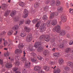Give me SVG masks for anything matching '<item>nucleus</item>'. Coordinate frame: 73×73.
Returning <instances> with one entry per match:
<instances>
[{"mask_svg": "<svg viewBox=\"0 0 73 73\" xmlns=\"http://www.w3.org/2000/svg\"><path fill=\"white\" fill-rule=\"evenodd\" d=\"M61 28L60 26L58 25L54 27L53 30H55L58 33H59L61 36H64L66 34V33L64 30H62L60 31Z\"/></svg>", "mask_w": 73, "mask_h": 73, "instance_id": "f257e3e1", "label": "nucleus"}, {"mask_svg": "<svg viewBox=\"0 0 73 73\" xmlns=\"http://www.w3.org/2000/svg\"><path fill=\"white\" fill-rule=\"evenodd\" d=\"M45 26H46V24L45 23H42V24L41 26L40 27V32H44L45 31L46 28Z\"/></svg>", "mask_w": 73, "mask_h": 73, "instance_id": "f03ea898", "label": "nucleus"}, {"mask_svg": "<svg viewBox=\"0 0 73 73\" xmlns=\"http://www.w3.org/2000/svg\"><path fill=\"white\" fill-rule=\"evenodd\" d=\"M34 70L36 71H39L38 73H42V70L40 69V68L38 66H35L34 67Z\"/></svg>", "mask_w": 73, "mask_h": 73, "instance_id": "7ed1b4c3", "label": "nucleus"}, {"mask_svg": "<svg viewBox=\"0 0 73 73\" xmlns=\"http://www.w3.org/2000/svg\"><path fill=\"white\" fill-rule=\"evenodd\" d=\"M24 15H23V17L24 18L27 17L28 16V11L26 9H24Z\"/></svg>", "mask_w": 73, "mask_h": 73, "instance_id": "20e7f679", "label": "nucleus"}, {"mask_svg": "<svg viewBox=\"0 0 73 73\" xmlns=\"http://www.w3.org/2000/svg\"><path fill=\"white\" fill-rule=\"evenodd\" d=\"M58 15V13L57 12H54L51 14L50 16V19H52L54 16H57Z\"/></svg>", "mask_w": 73, "mask_h": 73, "instance_id": "39448f33", "label": "nucleus"}, {"mask_svg": "<svg viewBox=\"0 0 73 73\" xmlns=\"http://www.w3.org/2000/svg\"><path fill=\"white\" fill-rule=\"evenodd\" d=\"M32 35L30 34L28 35L27 37V41H31L32 40Z\"/></svg>", "mask_w": 73, "mask_h": 73, "instance_id": "423d86ee", "label": "nucleus"}, {"mask_svg": "<svg viewBox=\"0 0 73 73\" xmlns=\"http://www.w3.org/2000/svg\"><path fill=\"white\" fill-rule=\"evenodd\" d=\"M14 28H15V29L16 31V33H15V35H17V33L19 32V30H18L19 28V26L16 25L13 28V29H14Z\"/></svg>", "mask_w": 73, "mask_h": 73, "instance_id": "0eeeda50", "label": "nucleus"}, {"mask_svg": "<svg viewBox=\"0 0 73 73\" xmlns=\"http://www.w3.org/2000/svg\"><path fill=\"white\" fill-rule=\"evenodd\" d=\"M69 68L68 67H64V70L63 71V73H68V71L69 70Z\"/></svg>", "mask_w": 73, "mask_h": 73, "instance_id": "6e6552de", "label": "nucleus"}, {"mask_svg": "<svg viewBox=\"0 0 73 73\" xmlns=\"http://www.w3.org/2000/svg\"><path fill=\"white\" fill-rule=\"evenodd\" d=\"M48 35H47L45 36L43 35H42L41 36V38H44L45 41H49V39H48Z\"/></svg>", "mask_w": 73, "mask_h": 73, "instance_id": "1a4fd4ad", "label": "nucleus"}, {"mask_svg": "<svg viewBox=\"0 0 73 73\" xmlns=\"http://www.w3.org/2000/svg\"><path fill=\"white\" fill-rule=\"evenodd\" d=\"M61 72V70L59 68L56 69H54L53 72L54 73H60Z\"/></svg>", "mask_w": 73, "mask_h": 73, "instance_id": "9d476101", "label": "nucleus"}, {"mask_svg": "<svg viewBox=\"0 0 73 73\" xmlns=\"http://www.w3.org/2000/svg\"><path fill=\"white\" fill-rule=\"evenodd\" d=\"M5 44H6V45H8V44H9L8 46H9V45H11V43L10 42H7V40H6L4 41V44L5 46L6 45Z\"/></svg>", "mask_w": 73, "mask_h": 73, "instance_id": "9b49d317", "label": "nucleus"}, {"mask_svg": "<svg viewBox=\"0 0 73 73\" xmlns=\"http://www.w3.org/2000/svg\"><path fill=\"white\" fill-rule=\"evenodd\" d=\"M24 29L26 32H28V33H29V32L31 31V29H30L29 28L27 27H25L24 28Z\"/></svg>", "mask_w": 73, "mask_h": 73, "instance_id": "f8f14e48", "label": "nucleus"}, {"mask_svg": "<svg viewBox=\"0 0 73 73\" xmlns=\"http://www.w3.org/2000/svg\"><path fill=\"white\" fill-rule=\"evenodd\" d=\"M41 42H40L39 43H38V42H36L34 45V46L36 48H37V47L38 46H39V45H41Z\"/></svg>", "mask_w": 73, "mask_h": 73, "instance_id": "ddd939ff", "label": "nucleus"}, {"mask_svg": "<svg viewBox=\"0 0 73 73\" xmlns=\"http://www.w3.org/2000/svg\"><path fill=\"white\" fill-rule=\"evenodd\" d=\"M5 66L6 68H10L12 67V64L8 63L6 64Z\"/></svg>", "mask_w": 73, "mask_h": 73, "instance_id": "4468645a", "label": "nucleus"}, {"mask_svg": "<svg viewBox=\"0 0 73 73\" xmlns=\"http://www.w3.org/2000/svg\"><path fill=\"white\" fill-rule=\"evenodd\" d=\"M51 24H52V25H55L57 24V20H55L52 21Z\"/></svg>", "mask_w": 73, "mask_h": 73, "instance_id": "2eb2a0df", "label": "nucleus"}, {"mask_svg": "<svg viewBox=\"0 0 73 73\" xmlns=\"http://www.w3.org/2000/svg\"><path fill=\"white\" fill-rule=\"evenodd\" d=\"M31 60L32 62H35V63L38 62V61L37 60V59L36 58H32L31 59Z\"/></svg>", "mask_w": 73, "mask_h": 73, "instance_id": "dca6fc26", "label": "nucleus"}, {"mask_svg": "<svg viewBox=\"0 0 73 73\" xmlns=\"http://www.w3.org/2000/svg\"><path fill=\"white\" fill-rule=\"evenodd\" d=\"M58 11L59 12H60V13L62 12V11H63V9H62V7H59L58 8Z\"/></svg>", "mask_w": 73, "mask_h": 73, "instance_id": "f3484780", "label": "nucleus"}, {"mask_svg": "<svg viewBox=\"0 0 73 73\" xmlns=\"http://www.w3.org/2000/svg\"><path fill=\"white\" fill-rule=\"evenodd\" d=\"M61 19L63 22H66V17L65 16L62 17Z\"/></svg>", "mask_w": 73, "mask_h": 73, "instance_id": "a211bd4d", "label": "nucleus"}, {"mask_svg": "<svg viewBox=\"0 0 73 73\" xmlns=\"http://www.w3.org/2000/svg\"><path fill=\"white\" fill-rule=\"evenodd\" d=\"M55 4V1L52 0L50 1V4L51 5H54Z\"/></svg>", "mask_w": 73, "mask_h": 73, "instance_id": "6ab92c4d", "label": "nucleus"}, {"mask_svg": "<svg viewBox=\"0 0 73 73\" xmlns=\"http://www.w3.org/2000/svg\"><path fill=\"white\" fill-rule=\"evenodd\" d=\"M59 63L60 65H61L62 64H64V60L62 59H60L59 60Z\"/></svg>", "mask_w": 73, "mask_h": 73, "instance_id": "aec40b11", "label": "nucleus"}, {"mask_svg": "<svg viewBox=\"0 0 73 73\" xmlns=\"http://www.w3.org/2000/svg\"><path fill=\"white\" fill-rule=\"evenodd\" d=\"M16 13V11H14L13 12L11 13L10 16L11 17H13L14 15H15Z\"/></svg>", "mask_w": 73, "mask_h": 73, "instance_id": "412c9836", "label": "nucleus"}, {"mask_svg": "<svg viewBox=\"0 0 73 73\" xmlns=\"http://www.w3.org/2000/svg\"><path fill=\"white\" fill-rule=\"evenodd\" d=\"M14 72H16V73H19V70L18 68L15 67L13 68Z\"/></svg>", "mask_w": 73, "mask_h": 73, "instance_id": "4be33fe9", "label": "nucleus"}, {"mask_svg": "<svg viewBox=\"0 0 73 73\" xmlns=\"http://www.w3.org/2000/svg\"><path fill=\"white\" fill-rule=\"evenodd\" d=\"M26 35H27V34H26V33H25V32L22 33L21 34V37H25Z\"/></svg>", "mask_w": 73, "mask_h": 73, "instance_id": "5701e85b", "label": "nucleus"}, {"mask_svg": "<svg viewBox=\"0 0 73 73\" xmlns=\"http://www.w3.org/2000/svg\"><path fill=\"white\" fill-rule=\"evenodd\" d=\"M40 22H38L35 25V27H37V29H38L39 27H40Z\"/></svg>", "mask_w": 73, "mask_h": 73, "instance_id": "b1692460", "label": "nucleus"}, {"mask_svg": "<svg viewBox=\"0 0 73 73\" xmlns=\"http://www.w3.org/2000/svg\"><path fill=\"white\" fill-rule=\"evenodd\" d=\"M24 47L23 44L22 43H20L19 45V49H22Z\"/></svg>", "mask_w": 73, "mask_h": 73, "instance_id": "393cba45", "label": "nucleus"}, {"mask_svg": "<svg viewBox=\"0 0 73 73\" xmlns=\"http://www.w3.org/2000/svg\"><path fill=\"white\" fill-rule=\"evenodd\" d=\"M70 50H71L70 48H67L65 50V51L66 53H69V52Z\"/></svg>", "mask_w": 73, "mask_h": 73, "instance_id": "a878e982", "label": "nucleus"}, {"mask_svg": "<svg viewBox=\"0 0 73 73\" xmlns=\"http://www.w3.org/2000/svg\"><path fill=\"white\" fill-rule=\"evenodd\" d=\"M44 68L46 71H48L49 70V68L47 66H44Z\"/></svg>", "mask_w": 73, "mask_h": 73, "instance_id": "bb28decb", "label": "nucleus"}, {"mask_svg": "<svg viewBox=\"0 0 73 73\" xmlns=\"http://www.w3.org/2000/svg\"><path fill=\"white\" fill-rule=\"evenodd\" d=\"M67 64L69 66H73V63L70 62H68L67 63Z\"/></svg>", "mask_w": 73, "mask_h": 73, "instance_id": "cd10ccee", "label": "nucleus"}, {"mask_svg": "<svg viewBox=\"0 0 73 73\" xmlns=\"http://www.w3.org/2000/svg\"><path fill=\"white\" fill-rule=\"evenodd\" d=\"M42 18L43 20L45 21V20H47V19H48V17H47V16H46L44 15L42 17Z\"/></svg>", "mask_w": 73, "mask_h": 73, "instance_id": "c85d7f7f", "label": "nucleus"}, {"mask_svg": "<svg viewBox=\"0 0 73 73\" xmlns=\"http://www.w3.org/2000/svg\"><path fill=\"white\" fill-rule=\"evenodd\" d=\"M53 55L54 56H55V57H58V56H59V53H55L53 54Z\"/></svg>", "mask_w": 73, "mask_h": 73, "instance_id": "c756f323", "label": "nucleus"}, {"mask_svg": "<svg viewBox=\"0 0 73 73\" xmlns=\"http://www.w3.org/2000/svg\"><path fill=\"white\" fill-rule=\"evenodd\" d=\"M25 3H24L22 2H20L19 3V5H21V6H23L24 5Z\"/></svg>", "mask_w": 73, "mask_h": 73, "instance_id": "7c9ffc66", "label": "nucleus"}, {"mask_svg": "<svg viewBox=\"0 0 73 73\" xmlns=\"http://www.w3.org/2000/svg\"><path fill=\"white\" fill-rule=\"evenodd\" d=\"M18 20H19V17L18 16L15 17L14 19V20L15 21H18Z\"/></svg>", "mask_w": 73, "mask_h": 73, "instance_id": "2f4dec72", "label": "nucleus"}, {"mask_svg": "<svg viewBox=\"0 0 73 73\" xmlns=\"http://www.w3.org/2000/svg\"><path fill=\"white\" fill-rule=\"evenodd\" d=\"M31 63L30 62H29V63L28 64H25V68H29V66H30V64Z\"/></svg>", "mask_w": 73, "mask_h": 73, "instance_id": "473e14b6", "label": "nucleus"}, {"mask_svg": "<svg viewBox=\"0 0 73 73\" xmlns=\"http://www.w3.org/2000/svg\"><path fill=\"white\" fill-rule=\"evenodd\" d=\"M30 23H31V21L29 19H28L27 21L25 22V23L26 24H30Z\"/></svg>", "mask_w": 73, "mask_h": 73, "instance_id": "72a5a7b5", "label": "nucleus"}, {"mask_svg": "<svg viewBox=\"0 0 73 73\" xmlns=\"http://www.w3.org/2000/svg\"><path fill=\"white\" fill-rule=\"evenodd\" d=\"M10 11H8L7 12H6L4 14V15L5 16H7L8 15H9V13Z\"/></svg>", "mask_w": 73, "mask_h": 73, "instance_id": "f704fd0d", "label": "nucleus"}, {"mask_svg": "<svg viewBox=\"0 0 73 73\" xmlns=\"http://www.w3.org/2000/svg\"><path fill=\"white\" fill-rule=\"evenodd\" d=\"M56 3L57 5H59L60 4V2L59 0H57L56 1Z\"/></svg>", "mask_w": 73, "mask_h": 73, "instance_id": "c9c22d12", "label": "nucleus"}, {"mask_svg": "<svg viewBox=\"0 0 73 73\" xmlns=\"http://www.w3.org/2000/svg\"><path fill=\"white\" fill-rule=\"evenodd\" d=\"M59 47L60 48H64V44L62 43H61L59 45Z\"/></svg>", "mask_w": 73, "mask_h": 73, "instance_id": "e433bc0d", "label": "nucleus"}, {"mask_svg": "<svg viewBox=\"0 0 73 73\" xmlns=\"http://www.w3.org/2000/svg\"><path fill=\"white\" fill-rule=\"evenodd\" d=\"M37 57L39 60H41L42 59V57H41L40 56H38Z\"/></svg>", "mask_w": 73, "mask_h": 73, "instance_id": "4c0bfd02", "label": "nucleus"}, {"mask_svg": "<svg viewBox=\"0 0 73 73\" xmlns=\"http://www.w3.org/2000/svg\"><path fill=\"white\" fill-rule=\"evenodd\" d=\"M12 34V32L11 31H9L8 33V35L9 36H10Z\"/></svg>", "mask_w": 73, "mask_h": 73, "instance_id": "58836bf2", "label": "nucleus"}, {"mask_svg": "<svg viewBox=\"0 0 73 73\" xmlns=\"http://www.w3.org/2000/svg\"><path fill=\"white\" fill-rule=\"evenodd\" d=\"M37 20L35 19L32 21V22L33 24H35V23H37Z\"/></svg>", "mask_w": 73, "mask_h": 73, "instance_id": "ea45409f", "label": "nucleus"}, {"mask_svg": "<svg viewBox=\"0 0 73 73\" xmlns=\"http://www.w3.org/2000/svg\"><path fill=\"white\" fill-rule=\"evenodd\" d=\"M50 65H54L55 64V62H54L50 61Z\"/></svg>", "mask_w": 73, "mask_h": 73, "instance_id": "a19ab883", "label": "nucleus"}, {"mask_svg": "<svg viewBox=\"0 0 73 73\" xmlns=\"http://www.w3.org/2000/svg\"><path fill=\"white\" fill-rule=\"evenodd\" d=\"M22 73H27V71L25 70V69L23 68L22 70Z\"/></svg>", "mask_w": 73, "mask_h": 73, "instance_id": "79ce46f5", "label": "nucleus"}, {"mask_svg": "<svg viewBox=\"0 0 73 73\" xmlns=\"http://www.w3.org/2000/svg\"><path fill=\"white\" fill-rule=\"evenodd\" d=\"M15 53L16 54H18L19 53V49H16L15 51Z\"/></svg>", "mask_w": 73, "mask_h": 73, "instance_id": "37998d69", "label": "nucleus"}, {"mask_svg": "<svg viewBox=\"0 0 73 73\" xmlns=\"http://www.w3.org/2000/svg\"><path fill=\"white\" fill-rule=\"evenodd\" d=\"M39 3H37L34 6H35V7H38L39 6Z\"/></svg>", "mask_w": 73, "mask_h": 73, "instance_id": "c03bdc74", "label": "nucleus"}, {"mask_svg": "<svg viewBox=\"0 0 73 73\" xmlns=\"http://www.w3.org/2000/svg\"><path fill=\"white\" fill-rule=\"evenodd\" d=\"M22 59L23 60V62H26V60H27L26 58H23Z\"/></svg>", "mask_w": 73, "mask_h": 73, "instance_id": "a18cd8bd", "label": "nucleus"}, {"mask_svg": "<svg viewBox=\"0 0 73 73\" xmlns=\"http://www.w3.org/2000/svg\"><path fill=\"white\" fill-rule=\"evenodd\" d=\"M73 44V41L72 40L69 43V45H72V44Z\"/></svg>", "mask_w": 73, "mask_h": 73, "instance_id": "49530a36", "label": "nucleus"}, {"mask_svg": "<svg viewBox=\"0 0 73 73\" xmlns=\"http://www.w3.org/2000/svg\"><path fill=\"white\" fill-rule=\"evenodd\" d=\"M50 24V21H48L46 23V25H47V26H49V24Z\"/></svg>", "mask_w": 73, "mask_h": 73, "instance_id": "de8ad7c7", "label": "nucleus"}, {"mask_svg": "<svg viewBox=\"0 0 73 73\" xmlns=\"http://www.w3.org/2000/svg\"><path fill=\"white\" fill-rule=\"evenodd\" d=\"M3 41V38H0V44H1L2 43V42Z\"/></svg>", "mask_w": 73, "mask_h": 73, "instance_id": "09e8293b", "label": "nucleus"}, {"mask_svg": "<svg viewBox=\"0 0 73 73\" xmlns=\"http://www.w3.org/2000/svg\"><path fill=\"white\" fill-rule=\"evenodd\" d=\"M23 23H24V21H21L19 22V25H20L21 24H23Z\"/></svg>", "mask_w": 73, "mask_h": 73, "instance_id": "8fccbe9b", "label": "nucleus"}, {"mask_svg": "<svg viewBox=\"0 0 73 73\" xmlns=\"http://www.w3.org/2000/svg\"><path fill=\"white\" fill-rule=\"evenodd\" d=\"M43 54L45 56H46V51H44L43 52Z\"/></svg>", "mask_w": 73, "mask_h": 73, "instance_id": "3c124183", "label": "nucleus"}, {"mask_svg": "<svg viewBox=\"0 0 73 73\" xmlns=\"http://www.w3.org/2000/svg\"><path fill=\"white\" fill-rule=\"evenodd\" d=\"M72 10L73 9H72V8H70L69 10V12H71V11H72Z\"/></svg>", "mask_w": 73, "mask_h": 73, "instance_id": "603ef678", "label": "nucleus"}, {"mask_svg": "<svg viewBox=\"0 0 73 73\" xmlns=\"http://www.w3.org/2000/svg\"><path fill=\"white\" fill-rule=\"evenodd\" d=\"M3 60L0 59V64H3Z\"/></svg>", "mask_w": 73, "mask_h": 73, "instance_id": "864d4df0", "label": "nucleus"}, {"mask_svg": "<svg viewBox=\"0 0 73 73\" xmlns=\"http://www.w3.org/2000/svg\"><path fill=\"white\" fill-rule=\"evenodd\" d=\"M49 3V1L48 0L46 2V4H48V3Z\"/></svg>", "mask_w": 73, "mask_h": 73, "instance_id": "5fc2aeb1", "label": "nucleus"}, {"mask_svg": "<svg viewBox=\"0 0 73 73\" xmlns=\"http://www.w3.org/2000/svg\"><path fill=\"white\" fill-rule=\"evenodd\" d=\"M2 33L3 35H5V33H6V32L5 31H3L2 32Z\"/></svg>", "mask_w": 73, "mask_h": 73, "instance_id": "6e6d98bb", "label": "nucleus"}, {"mask_svg": "<svg viewBox=\"0 0 73 73\" xmlns=\"http://www.w3.org/2000/svg\"><path fill=\"white\" fill-rule=\"evenodd\" d=\"M71 52L72 53H73V48L71 50Z\"/></svg>", "mask_w": 73, "mask_h": 73, "instance_id": "4d7b16f0", "label": "nucleus"}, {"mask_svg": "<svg viewBox=\"0 0 73 73\" xmlns=\"http://www.w3.org/2000/svg\"><path fill=\"white\" fill-rule=\"evenodd\" d=\"M4 55L5 57H7V54H4Z\"/></svg>", "mask_w": 73, "mask_h": 73, "instance_id": "13d9d810", "label": "nucleus"}, {"mask_svg": "<svg viewBox=\"0 0 73 73\" xmlns=\"http://www.w3.org/2000/svg\"><path fill=\"white\" fill-rule=\"evenodd\" d=\"M2 6L3 7V8L4 7H5V4H3Z\"/></svg>", "mask_w": 73, "mask_h": 73, "instance_id": "bf43d9fd", "label": "nucleus"}, {"mask_svg": "<svg viewBox=\"0 0 73 73\" xmlns=\"http://www.w3.org/2000/svg\"><path fill=\"white\" fill-rule=\"evenodd\" d=\"M3 48V46L1 45L0 46V49H2Z\"/></svg>", "mask_w": 73, "mask_h": 73, "instance_id": "052dcab7", "label": "nucleus"}, {"mask_svg": "<svg viewBox=\"0 0 73 73\" xmlns=\"http://www.w3.org/2000/svg\"><path fill=\"white\" fill-rule=\"evenodd\" d=\"M56 68V66H55L54 68H53V67H52V68L53 69H54H54H55V68Z\"/></svg>", "mask_w": 73, "mask_h": 73, "instance_id": "680f3d73", "label": "nucleus"}, {"mask_svg": "<svg viewBox=\"0 0 73 73\" xmlns=\"http://www.w3.org/2000/svg\"><path fill=\"white\" fill-rule=\"evenodd\" d=\"M55 48H54L52 49V51H53V52H55Z\"/></svg>", "mask_w": 73, "mask_h": 73, "instance_id": "e2e57ef3", "label": "nucleus"}, {"mask_svg": "<svg viewBox=\"0 0 73 73\" xmlns=\"http://www.w3.org/2000/svg\"><path fill=\"white\" fill-rule=\"evenodd\" d=\"M7 56H9V53H7Z\"/></svg>", "mask_w": 73, "mask_h": 73, "instance_id": "0e129e2a", "label": "nucleus"}, {"mask_svg": "<svg viewBox=\"0 0 73 73\" xmlns=\"http://www.w3.org/2000/svg\"><path fill=\"white\" fill-rule=\"evenodd\" d=\"M67 37H69V35L68 34L67 35Z\"/></svg>", "mask_w": 73, "mask_h": 73, "instance_id": "69168bd1", "label": "nucleus"}, {"mask_svg": "<svg viewBox=\"0 0 73 73\" xmlns=\"http://www.w3.org/2000/svg\"><path fill=\"white\" fill-rule=\"evenodd\" d=\"M24 54H26V53H25V51H24V53H23Z\"/></svg>", "mask_w": 73, "mask_h": 73, "instance_id": "338daca9", "label": "nucleus"}, {"mask_svg": "<svg viewBox=\"0 0 73 73\" xmlns=\"http://www.w3.org/2000/svg\"><path fill=\"white\" fill-rule=\"evenodd\" d=\"M4 49V50H8V49H7L6 48H5Z\"/></svg>", "mask_w": 73, "mask_h": 73, "instance_id": "774afa93", "label": "nucleus"}]
</instances>
